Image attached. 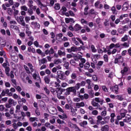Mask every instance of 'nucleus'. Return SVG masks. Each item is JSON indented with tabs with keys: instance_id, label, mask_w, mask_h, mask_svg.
Listing matches in <instances>:
<instances>
[{
	"instance_id": "39448f33",
	"label": "nucleus",
	"mask_w": 131,
	"mask_h": 131,
	"mask_svg": "<svg viewBox=\"0 0 131 131\" xmlns=\"http://www.w3.org/2000/svg\"><path fill=\"white\" fill-rule=\"evenodd\" d=\"M66 91V90L65 89H63L61 88H57L56 89V94H57V95H62V93H64Z\"/></svg>"
},
{
	"instance_id": "b1692460",
	"label": "nucleus",
	"mask_w": 131,
	"mask_h": 131,
	"mask_svg": "<svg viewBox=\"0 0 131 131\" xmlns=\"http://www.w3.org/2000/svg\"><path fill=\"white\" fill-rule=\"evenodd\" d=\"M129 47V44L128 43L125 42L121 44V48H128Z\"/></svg>"
},
{
	"instance_id": "0e129e2a",
	"label": "nucleus",
	"mask_w": 131,
	"mask_h": 131,
	"mask_svg": "<svg viewBox=\"0 0 131 131\" xmlns=\"http://www.w3.org/2000/svg\"><path fill=\"white\" fill-rule=\"evenodd\" d=\"M128 117H126V118L127 119V122H130L131 121V116L129 115H128Z\"/></svg>"
},
{
	"instance_id": "e2e57ef3",
	"label": "nucleus",
	"mask_w": 131,
	"mask_h": 131,
	"mask_svg": "<svg viewBox=\"0 0 131 131\" xmlns=\"http://www.w3.org/2000/svg\"><path fill=\"white\" fill-rule=\"evenodd\" d=\"M116 33H117V31H116V30H113L111 32L112 35H116Z\"/></svg>"
},
{
	"instance_id": "bf43d9fd",
	"label": "nucleus",
	"mask_w": 131,
	"mask_h": 131,
	"mask_svg": "<svg viewBox=\"0 0 131 131\" xmlns=\"http://www.w3.org/2000/svg\"><path fill=\"white\" fill-rule=\"evenodd\" d=\"M89 95H90L91 98H94V91L93 90H91L90 91H89Z\"/></svg>"
},
{
	"instance_id": "c85d7f7f",
	"label": "nucleus",
	"mask_w": 131,
	"mask_h": 131,
	"mask_svg": "<svg viewBox=\"0 0 131 131\" xmlns=\"http://www.w3.org/2000/svg\"><path fill=\"white\" fill-rule=\"evenodd\" d=\"M101 116H106V115H107V111L106 110V107H104V111H103L101 113Z\"/></svg>"
},
{
	"instance_id": "f03ea898",
	"label": "nucleus",
	"mask_w": 131,
	"mask_h": 131,
	"mask_svg": "<svg viewBox=\"0 0 131 131\" xmlns=\"http://www.w3.org/2000/svg\"><path fill=\"white\" fill-rule=\"evenodd\" d=\"M66 91L65 95L66 96H69L71 93H73L74 96H76V89H75V87H69L66 90Z\"/></svg>"
},
{
	"instance_id": "49530a36",
	"label": "nucleus",
	"mask_w": 131,
	"mask_h": 131,
	"mask_svg": "<svg viewBox=\"0 0 131 131\" xmlns=\"http://www.w3.org/2000/svg\"><path fill=\"white\" fill-rule=\"evenodd\" d=\"M36 119H37V118H36V117H30L29 118V121L31 122H33V121H35V120H36Z\"/></svg>"
},
{
	"instance_id": "72a5a7b5",
	"label": "nucleus",
	"mask_w": 131,
	"mask_h": 131,
	"mask_svg": "<svg viewBox=\"0 0 131 131\" xmlns=\"http://www.w3.org/2000/svg\"><path fill=\"white\" fill-rule=\"evenodd\" d=\"M20 9H21V11H28V8L27 7H26V6H25V5L21 6Z\"/></svg>"
},
{
	"instance_id": "58836bf2",
	"label": "nucleus",
	"mask_w": 131,
	"mask_h": 131,
	"mask_svg": "<svg viewBox=\"0 0 131 131\" xmlns=\"http://www.w3.org/2000/svg\"><path fill=\"white\" fill-rule=\"evenodd\" d=\"M60 63H61V60L60 59H55L54 60V64H55V65H58Z\"/></svg>"
},
{
	"instance_id": "4468645a",
	"label": "nucleus",
	"mask_w": 131,
	"mask_h": 131,
	"mask_svg": "<svg viewBox=\"0 0 131 131\" xmlns=\"http://www.w3.org/2000/svg\"><path fill=\"white\" fill-rule=\"evenodd\" d=\"M39 106L41 108H46V103L43 100H41L39 101Z\"/></svg>"
},
{
	"instance_id": "4c0bfd02",
	"label": "nucleus",
	"mask_w": 131,
	"mask_h": 131,
	"mask_svg": "<svg viewBox=\"0 0 131 131\" xmlns=\"http://www.w3.org/2000/svg\"><path fill=\"white\" fill-rule=\"evenodd\" d=\"M103 59L104 61H105L106 62H107L109 60L108 58V55L107 54H104L103 56Z\"/></svg>"
},
{
	"instance_id": "9d476101",
	"label": "nucleus",
	"mask_w": 131,
	"mask_h": 131,
	"mask_svg": "<svg viewBox=\"0 0 131 131\" xmlns=\"http://www.w3.org/2000/svg\"><path fill=\"white\" fill-rule=\"evenodd\" d=\"M128 71V68L125 67H124L123 69L121 71V73L122 76L125 75V73Z\"/></svg>"
},
{
	"instance_id": "0eeeda50",
	"label": "nucleus",
	"mask_w": 131,
	"mask_h": 131,
	"mask_svg": "<svg viewBox=\"0 0 131 131\" xmlns=\"http://www.w3.org/2000/svg\"><path fill=\"white\" fill-rule=\"evenodd\" d=\"M128 7H129L128 3L125 2L122 7V11H127L128 10Z\"/></svg>"
},
{
	"instance_id": "338daca9",
	"label": "nucleus",
	"mask_w": 131,
	"mask_h": 131,
	"mask_svg": "<svg viewBox=\"0 0 131 131\" xmlns=\"http://www.w3.org/2000/svg\"><path fill=\"white\" fill-rule=\"evenodd\" d=\"M46 62H47V59L42 58V59H41V64H45Z\"/></svg>"
},
{
	"instance_id": "2f4dec72",
	"label": "nucleus",
	"mask_w": 131,
	"mask_h": 131,
	"mask_svg": "<svg viewBox=\"0 0 131 131\" xmlns=\"http://www.w3.org/2000/svg\"><path fill=\"white\" fill-rule=\"evenodd\" d=\"M43 90L45 91V92H46V93L47 94V95H50V90H49L48 89V88H47V86H45L44 88H43Z\"/></svg>"
},
{
	"instance_id": "7c9ffc66",
	"label": "nucleus",
	"mask_w": 131,
	"mask_h": 131,
	"mask_svg": "<svg viewBox=\"0 0 131 131\" xmlns=\"http://www.w3.org/2000/svg\"><path fill=\"white\" fill-rule=\"evenodd\" d=\"M81 23L82 25L86 24V25H88V24H89V23L88 22V21H86L85 19H84V18H82L81 19Z\"/></svg>"
},
{
	"instance_id": "6e6d98bb",
	"label": "nucleus",
	"mask_w": 131,
	"mask_h": 131,
	"mask_svg": "<svg viewBox=\"0 0 131 131\" xmlns=\"http://www.w3.org/2000/svg\"><path fill=\"white\" fill-rule=\"evenodd\" d=\"M90 14H91V15H96V12H95V9H91L90 11Z\"/></svg>"
},
{
	"instance_id": "dca6fc26",
	"label": "nucleus",
	"mask_w": 131,
	"mask_h": 131,
	"mask_svg": "<svg viewBox=\"0 0 131 131\" xmlns=\"http://www.w3.org/2000/svg\"><path fill=\"white\" fill-rule=\"evenodd\" d=\"M95 101L97 102V103H100V105H103V103H104V100L103 99L100 100V98L98 97L95 98Z\"/></svg>"
},
{
	"instance_id": "69168bd1",
	"label": "nucleus",
	"mask_w": 131,
	"mask_h": 131,
	"mask_svg": "<svg viewBox=\"0 0 131 131\" xmlns=\"http://www.w3.org/2000/svg\"><path fill=\"white\" fill-rule=\"evenodd\" d=\"M0 111H5V106L3 104L0 105Z\"/></svg>"
},
{
	"instance_id": "4d7b16f0",
	"label": "nucleus",
	"mask_w": 131,
	"mask_h": 131,
	"mask_svg": "<svg viewBox=\"0 0 131 131\" xmlns=\"http://www.w3.org/2000/svg\"><path fill=\"white\" fill-rule=\"evenodd\" d=\"M14 13H13V15L14 16H17V15H18V14H19V11L16 10V9H14Z\"/></svg>"
},
{
	"instance_id": "f8f14e48",
	"label": "nucleus",
	"mask_w": 131,
	"mask_h": 131,
	"mask_svg": "<svg viewBox=\"0 0 131 131\" xmlns=\"http://www.w3.org/2000/svg\"><path fill=\"white\" fill-rule=\"evenodd\" d=\"M44 80L45 81V83L47 84H49L51 81V78H50V76L47 75L44 77Z\"/></svg>"
},
{
	"instance_id": "6e6552de",
	"label": "nucleus",
	"mask_w": 131,
	"mask_h": 131,
	"mask_svg": "<svg viewBox=\"0 0 131 131\" xmlns=\"http://www.w3.org/2000/svg\"><path fill=\"white\" fill-rule=\"evenodd\" d=\"M120 113V115L122 118H124L125 117V115H126V113H127V111L126 110H121Z\"/></svg>"
},
{
	"instance_id": "6ab92c4d",
	"label": "nucleus",
	"mask_w": 131,
	"mask_h": 131,
	"mask_svg": "<svg viewBox=\"0 0 131 131\" xmlns=\"http://www.w3.org/2000/svg\"><path fill=\"white\" fill-rule=\"evenodd\" d=\"M118 60H119V63H123V57L121 55H119L118 57H117Z\"/></svg>"
},
{
	"instance_id": "37998d69",
	"label": "nucleus",
	"mask_w": 131,
	"mask_h": 131,
	"mask_svg": "<svg viewBox=\"0 0 131 131\" xmlns=\"http://www.w3.org/2000/svg\"><path fill=\"white\" fill-rule=\"evenodd\" d=\"M71 50L72 52H77V51H78V49L75 47H72Z\"/></svg>"
},
{
	"instance_id": "412c9836",
	"label": "nucleus",
	"mask_w": 131,
	"mask_h": 131,
	"mask_svg": "<svg viewBox=\"0 0 131 131\" xmlns=\"http://www.w3.org/2000/svg\"><path fill=\"white\" fill-rule=\"evenodd\" d=\"M104 63V61H98L97 66V69H100L101 67H100V66H102V65H103V64Z\"/></svg>"
},
{
	"instance_id": "052dcab7",
	"label": "nucleus",
	"mask_w": 131,
	"mask_h": 131,
	"mask_svg": "<svg viewBox=\"0 0 131 131\" xmlns=\"http://www.w3.org/2000/svg\"><path fill=\"white\" fill-rule=\"evenodd\" d=\"M69 13L70 14V16H71V17H74V16H75V14H74V13H73L71 10L69 11Z\"/></svg>"
},
{
	"instance_id": "603ef678",
	"label": "nucleus",
	"mask_w": 131,
	"mask_h": 131,
	"mask_svg": "<svg viewBox=\"0 0 131 131\" xmlns=\"http://www.w3.org/2000/svg\"><path fill=\"white\" fill-rule=\"evenodd\" d=\"M57 110L59 111V112H61V113H64V111H63V109L60 107V106H57Z\"/></svg>"
},
{
	"instance_id": "473e14b6",
	"label": "nucleus",
	"mask_w": 131,
	"mask_h": 131,
	"mask_svg": "<svg viewBox=\"0 0 131 131\" xmlns=\"http://www.w3.org/2000/svg\"><path fill=\"white\" fill-rule=\"evenodd\" d=\"M8 10V13L10 16H11V15H13V10H12V8H9L7 9Z\"/></svg>"
},
{
	"instance_id": "8fccbe9b",
	"label": "nucleus",
	"mask_w": 131,
	"mask_h": 131,
	"mask_svg": "<svg viewBox=\"0 0 131 131\" xmlns=\"http://www.w3.org/2000/svg\"><path fill=\"white\" fill-rule=\"evenodd\" d=\"M19 36H20V37H22V38H24V37H25V33H24V32H20L19 34Z\"/></svg>"
},
{
	"instance_id": "a18cd8bd",
	"label": "nucleus",
	"mask_w": 131,
	"mask_h": 131,
	"mask_svg": "<svg viewBox=\"0 0 131 131\" xmlns=\"http://www.w3.org/2000/svg\"><path fill=\"white\" fill-rule=\"evenodd\" d=\"M122 29H123L124 31L125 32V31H127L128 30V26L125 25L122 27Z\"/></svg>"
},
{
	"instance_id": "1a4fd4ad",
	"label": "nucleus",
	"mask_w": 131,
	"mask_h": 131,
	"mask_svg": "<svg viewBox=\"0 0 131 131\" xmlns=\"http://www.w3.org/2000/svg\"><path fill=\"white\" fill-rule=\"evenodd\" d=\"M69 126H70V127H71L72 128H75V129H79V127L77 126V125H76V124H73L71 122L69 123Z\"/></svg>"
},
{
	"instance_id": "ddd939ff",
	"label": "nucleus",
	"mask_w": 131,
	"mask_h": 131,
	"mask_svg": "<svg viewBox=\"0 0 131 131\" xmlns=\"http://www.w3.org/2000/svg\"><path fill=\"white\" fill-rule=\"evenodd\" d=\"M100 130L101 131H109V125H105L101 128Z\"/></svg>"
},
{
	"instance_id": "2eb2a0df",
	"label": "nucleus",
	"mask_w": 131,
	"mask_h": 131,
	"mask_svg": "<svg viewBox=\"0 0 131 131\" xmlns=\"http://www.w3.org/2000/svg\"><path fill=\"white\" fill-rule=\"evenodd\" d=\"M76 106L78 108H80V107H84V102L77 103H76Z\"/></svg>"
},
{
	"instance_id": "c03bdc74",
	"label": "nucleus",
	"mask_w": 131,
	"mask_h": 131,
	"mask_svg": "<svg viewBox=\"0 0 131 131\" xmlns=\"http://www.w3.org/2000/svg\"><path fill=\"white\" fill-rule=\"evenodd\" d=\"M70 64H71L73 66H75V65H76V62H75V61L74 60L72 59L70 61Z\"/></svg>"
},
{
	"instance_id": "a878e982",
	"label": "nucleus",
	"mask_w": 131,
	"mask_h": 131,
	"mask_svg": "<svg viewBox=\"0 0 131 131\" xmlns=\"http://www.w3.org/2000/svg\"><path fill=\"white\" fill-rule=\"evenodd\" d=\"M80 125L82 127H84L85 125H88V121H83L81 123H80Z\"/></svg>"
},
{
	"instance_id": "a211bd4d",
	"label": "nucleus",
	"mask_w": 131,
	"mask_h": 131,
	"mask_svg": "<svg viewBox=\"0 0 131 131\" xmlns=\"http://www.w3.org/2000/svg\"><path fill=\"white\" fill-rule=\"evenodd\" d=\"M90 67H91V64L89 62H87L84 65V69H85V70H89V69H90Z\"/></svg>"
},
{
	"instance_id": "3c124183",
	"label": "nucleus",
	"mask_w": 131,
	"mask_h": 131,
	"mask_svg": "<svg viewBox=\"0 0 131 131\" xmlns=\"http://www.w3.org/2000/svg\"><path fill=\"white\" fill-rule=\"evenodd\" d=\"M103 119L105 121V122H108V121H109V119H110V116H106L103 118Z\"/></svg>"
},
{
	"instance_id": "4be33fe9",
	"label": "nucleus",
	"mask_w": 131,
	"mask_h": 131,
	"mask_svg": "<svg viewBox=\"0 0 131 131\" xmlns=\"http://www.w3.org/2000/svg\"><path fill=\"white\" fill-rule=\"evenodd\" d=\"M111 11L113 12V14H114L115 15H117L118 11L116 10V8H115V6H113L111 8Z\"/></svg>"
},
{
	"instance_id": "79ce46f5",
	"label": "nucleus",
	"mask_w": 131,
	"mask_h": 131,
	"mask_svg": "<svg viewBox=\"0 0 131 131\" xmlns=\"http://www.w3.org/2000/svg\"><path fill=\"white\" fill-rule=\"evenodd\" d=\"M74 88H75L76 91V90H79V89L80 88V83H77L76 85L75 86H73Z\"/></svg>"
},
{
	"instance_id": "ea45409f",
	"label": "nucleus",
	"mask_w": 131,
	"mask_h": 131,
	"mask_svg": "<svg viewBox=\"0 0 131 131\" xmlns=\"http://www.w3.org/2000/svg\"><path fill=\"white\" fill-rule=\"evenodd\" d=\"M20 108H21V106H20L19 104H17L16 106L15 113H17V112H19V111H20Z\"/></svg>"
},
{
	"instance_id": "7ed1b4c3",
	"label": "nucleus",
	"mask_w": 131,
	"mask_h": 131,
	"mask_svg": "<svg viewBox=\"0 0 131 131\" xmlns=\"http://www.w3.org/2000/svg\"><path fill=\"white\" fill-rule=\"evenodd\" d=\"M57 77L59 79H61V80H64L66 78V77L65 76V74L62 71H58L57 72Z\"/></svg>"
},
{
	"instance_id": "13d9d810",
	"label": "nucleus",
	"mask_w": 131,
	"mask_h": 131,
	"mask_svg": "<svg viewBox=\"0 0 131 131\" xmlns=\"http://www.w3.org/2000/svg\"><path fill=\"white\" fill-rule=\"evenodd\" d=\"M25 20L26 23H28V22H29V21H30V17L26 16L25 18Z\"/></svg>"
},
{
	"instance_id": "bb28decb",
	"label": "nucleus",
	"mask_w": 131,
	"mask_h": 131,
	"mask_svg": "<svg viewBox=\"0 0 131 131\" xmlns=\"http://www.w3.org/2000/svg\"><path fill=\"white\" fill-rule=\"evenodd\" d=\"M60 4L56 3L54 5L55 10H60Z\"/></svg>"
},
{
	"instance_id": "20e7f679",
	"label": "nucleus",
	"mask_w": 131,
	"mask_h": 131,
	"mask_svg": "<svg viewBox=\"0 0 131 131\" xmlns=\"http://www.w3.org/2000/svg\"><path fill=\"white\" fill-rule=\"evenodd\" d=\"M31 25L35 28V29L38 30L40 28V25L36 21H32L31 23Z\"/></svg>"
},
{
	"instance_id": "f3484780",
	"label": "nucleus",
	"mask_w": 131,
	"mask_h": 131,
	"mask_svg": "<svg viewBox=\"0 0 131 131\" xmlns=\"http://www.w3.org/2000/svg\"><path fill=\"white\" fill-rule=\"evenodd\" d=\"M33 77L34 79H36V77H37L38 78V81L39 82H41V79L40 78V77L39 76L37 77V75L36 74V73L33 74Z\"/></svg>"
},
{
	"instance_id": "a19ab883",
	"label": "nucleus",
	"mask_w": 131,
	"mask_h": 131,
	"mask_svg": "<svg viewBox=\"0 0 131 131\" xmlns=\"http://www.w3.org/2000/svg\"><path fill=\"white\" fill-rule=\"evenodd\" d=\"M91 50L93 53L97 52V49H96V48H95V46L94 45L91 46Z\"/></svg>"
},
{
	"instance_id": "9b49d317",
	"label": "nucleus",
	"mask_w": 131,
	"mask_h": 131,
	"mask_svg": "<svg viewBox=\"0 0 131 131\" xmlns=\"http://www.w3.org/2000/svg\"><path fill=\"white\" fill-rule=\"evenodd\" d=\"M82 28V27L78 24H76L74 27V29L75 31H79V30H81Z\"/></svg>"
},
{
	"instance_id": "f257e3e1",
	"label": "nucleus",
	"mask_w": 131,
	"mask_h": 131,
	"mask_svg": "<svg viewBox=\"0 0 131 131\" xmlns=\"http://www.w3.org/2000/svg\"><path fill=\"white\" fill-rule=\"evenodd\" d=\"M16 105H17V102L15 101L14 99L11 98L9 99L8 100V103L5 104L6 108H10L9 110V113L11 114V115L14 114V110H15L14 107H12V106H16Z\"/></svg>"
},
{
	"instance_id": "393cba45",
	"label": "nucleus",
	"mask_w": 131,
	"mask_h": 131,
	"mask_svg": "<svg viewBox=\"0 0 131 131\" xmlns=\"http://www.w3.org/2000/svg\"><path fill=\"white\" fill-rule=\"evenodd\" d=\"M27 11V13L29 14V16H32L33 14V10L32 8H29Z\"/></svg>"
},
{
	"instance_id": "de8ad7c7",
	"label": "nucleus",
	"mask_w": 131,
	"mask_h": 131,
	"mask_svg": "<svg viewBox=\"0 0 131 131\" xmlns=\"http://www.w3.org/2000/svg\"><path fill=\"white\" fill-rule=\"evenodd\" d=\"M92 105L93 107H98L99 106V103L96 102L92 101Z\"/></svg>"
},
{
	"instance_id": "aec40b11",
	"label": "nucleus",
	"mask_w": 131,
	"mask_h": 131,
	"mask_svg": "<svg viewBox=\"0 0 131 131\" xmlns=\"http://www.w3.org/2000/svg\"><path fill=\"white\" fill-rule=\"evenodd\" d=\"M58 55L59 56H66V53H65V51L62 52V51L59 50L58 51Z\"/></svg>"
},
{
	"instance_id": "774afa93",
	"label": "nucleus",
	"mask_w": 131,
	"mask_h": 131,
	"mask_svg": "<svg viewBox=\"0 0 131 131\" xmlns=\"http://www.w3.org/2000/svg\"><path fill=\"white\" fill-rule=\"evenodd\" d=\"M92 79L93 80H94V81H98V77L96 75H94L92 77Z\"/></svg>"
},
{
	"instance_id": "680f3d73",
	"label": "nucleus",
	"mask_w": 131,
	"mask_h": 131,
	"mask_svg": "<svg viewBox=\"0 0 131 131\" xmlns=\"http://www.w3.org/2000/svg\"><path fill=\"white\" fill-rule=\"evenodd\" d=\"M43 25L45 27H48L49 26V25H50V22L48 21H46L44 22Z\"/></svg>"
},
{
	"instance_id": "e433bc0d",
	"label": "nucleus",
	"mask_w": 131,
	"mask_h": 131,
	"mask_svg": "<svg viewBox=\"0 0 131 131\" xmlns=\"http://www.w3.org/2000/svg\"><path fill=\"white\" fill-rule=\"evenodd\" d=\"M118 85H115L114 86V91H115L116 94H118Z\"/></svg>"
},
{
	"instance_id": "09e8293b",
	"label": "nucleus",
	"mask_w": 131,
	"mask_h": 131,
	"mask_svg": "<svg viewBox=\"0 0 131 131\" xmlns=\"http://www.w3.org/2000/svg\"><path fill=\"white\" fill-rule=\"evenodd\" d=\"M64 67H65L66 69L67 70L69 69V62H66L64 64Z\"/></svg>"
},
{
	"instance_id": "5701e85b",
	"label": "nucleus",
	"mask_w": 131,
	"mask_h": 131,
	"mask_svg": "<svg viewBox=\"0 0 131 131\" xmlns=\"http://www.w3.org/2000/svg\"><path fill=\"white\" fill-rule=\"evenodd\" d=\"M128 39V36L127 35H125L124 37L121 38V41L124 42V41H126Z\"/></svg>"
},
{
	"instance_id": "423d86ee",
	"label": "nucleus",
	"mask_w": 131,
	"mask_h": 131,
	"mask_svg": "<svg viewBox=\"0 0 131 131\" xmlns=\"http://www.w3.org/2000/svg\"><path fill=\"white\" fill-rule=\"evenodd\" d=\"M18 20H19V23L20 24H21V25H22V26H25L26 24H25V21H24V16H20L18 17Z\"/></svg>"
},
{
	"instance_id": "c756f323",
	"label": "nucleus",
	"mask_w": 131,
	"mask_h": 131,
	"mask_svg": "<svg viewBox=\"0 0 131 131\" xmlns=\"http://www.w3.org/2000/svg\"><path fill=\"white\" fill-rule=\"evenodd\" d=\"M62 37H63V34L59 33L56 35V38L57 40H58V39H60V38H62Z\"/></svg>"
},
{
	"instance_id": "c9c22d12",
	"label": "nucleus",
	"mask_w": 131,
	"mask_h": 131,
	"mask_svg": "<svg viewBox=\"0 0 131 131\" xmlns=\"http://www.w3.org/2000/svg\"><path fill=\"white\" fill-rule=\"evenodd\" d=\"M50 92L52 93V94H53V95H54L55 93H57V90L54 89L53 87H51Z\"/></svg>"
},
{
	"instance_id": "5fc2aeb1",
	"label": "nucleus",
	"mask_w": 131,
	"mask_h": 131,
	"mask_svg": "<svg viewBox=\"0 0 131 131\" xmlns=\"http://www.w3.org/2000/svg\"><path fill=\"white\" fill-rule=\"evenodd\" d=\"M92 114L93 115H98V114H99V112L97 110H94L92 111Z\"/></svg>"
},
{
	"instance_id": "cd10ccee",
	"label": "nucleus",
	"mask_w": 131,
	"mask_h": 131,
	"mask_svg": "<svg viewBox=\"0 0 131 131\" xmlns=\"http://www.w3.org/2000/svg\"><path fill=\"white\" fill-rule=\"evenodd\" d=\"M91 124H96V123L94 121V119H93L91 117H90L88 119Z\"/></svg>"
},
{
	"instance_id": "f704fd0d",
	"label": "nucleus",
	"mask_w": 131,
	"mask_h": 131,
	"mask_svg": "<svg viewBox=\"0 0 131 131\" xmlns=\"http://www.w3.org/2000/svg\"><path fill=\"white\" fill-rule=\"evenodd\" d=\"M118 32L120 34H123V33H124V30L123 29L121 28H119L118 29Z\"/></svg>"
},
{
	"instance_id": "864d4df0",
	"label": "nucleus",
	"mask_w": 131,
	"mask_h": 131,
	"mask_svg": "<svg viewBox=\"0 0 131 131\" xmlns=\"http://www.w3.org/2000/svg\"><path fill=\"white\" fill-rule=\"evenodd\" d=\"M71 77L72 79H76V77H77V76H76V74L72 73V75L71 76Z\"/></svg>"
}]
</instances>
